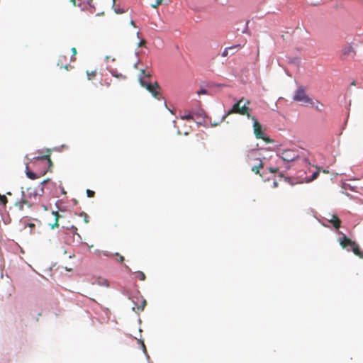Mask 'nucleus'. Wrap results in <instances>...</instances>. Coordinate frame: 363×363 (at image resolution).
Masks as SVG:
<instances>
[{
  "mask_svg": "<svg viewBox=\"0 0 363 363\" xmlns=\"http://www.w3.org/2000/svg\"><path fill=\"white\" fill-rule=\"evenodd\" d=\"M30 163L33 166L43 164L45 167L43 170L37 171L36 172H34L30 169L28 164H26V174L29 179L34 180L45 174V173L47 172V164H50L52 162L50 155H47L43 156H38L33 158V160H31Z\"/></svg>",
  "mask_w": 363,
  "mask_h": 363,
  "instance_id": "1",
  "label": "nucleus"
},
{
  "mask_svg": "<svg viewBox=\"0 0 363 363\" xmlns=\"http://www.w3.org/2000/svg\"><path fill=\"white\" fill-rule=\"evenodd\" d=\"M243 98L240 99L238 102H236L228 112L223 116V120H225V118L233 113H238L240 115L247 116V118H250L252 116L250 113V108L247 106L250 104V101H247V102L241 106L242 102L243 101Z\"/></svg>",
  "mask_w": 363,
  "mask_h": 363,
  "instance_id": "2",
  "label": "nucleus"
},
{
  "mask_svg": "<svg viewBox=\"0 0 363 363\" xmlns=\"http://www.w3.org/2000/svg\"><path fill=\"white\" fill-rule=\"evenodd\" d=\"M140 83L142 86L145 87L150 93H151L153 97L157 100H160L162 99L161 88L157 82L152 84L147 80L143 79L142 76H140Z\"/></svg>",
  "mask_w": 363,
  "mask_h": 363,
  "instance_id": "3",
  "label": "nucleus"
},
{
  "mask_svg": "<svg viewBox=\"0 0 363 363\" xmlns=\"http://www.w3.org/2000/svg\"><path fill=\"white\" fill-rule=\"evenodd\" d=\"M340 245L344 249L347 248L348 246L351 247L353 253L358 256L360 258H363V252H362L359 247V245L351 239L347 238L345 235H343L339 239Z\"/></svg>",
  "mask_w": 363,
  "mask_h": 363,
  "instance_id": "4",
  "label": "nucleus"
},
{
  "mask_svg": "<svg viewBox=\"0 0 363 363\" xmlns=\"http://www.w3.org/2000/svg\"><path fill=\"white\" fill-rule=\"evenodd\" d=\"M251 118L253 121V128H254V134L257 139H262L267 143H272V140L269 139L267 136H266L265 133L262 130V128L261 124L257 120L255 116H251Z\"/></svg>",
  "mask_w": 363,
  "mask_h": 363,
  "instance_id": "5",
  "label": "nucleus"
},
{
  "mask_svg": "<svg viewBox=\"0 0 363 363\" xmlns=\"http://www.w3.org/2000/svg\"><path fill=\"white\" fill-rule=\"evenodd\" d=\"M293 99L295 101L302 102L304 104L312 102V99L306 94V89L303 86H298L294 94Z\"/></svg>",
  "mask_w": 363,
  "mask_h": 363,
  "instance_id": "6",
  "label": "nucleus"
},
{
  "mask_svg": "<svg viewBox=\"0 0 363 363\" xmlns=\"http://www.w3.org/2000/svg\"><path fill=\"white\" fill-rule=\"evenodd\" d=\"M259 152L256 150H252L249 152L247 155V161L248 162H251L253 160L258 161L257 164L254 165L252 167V171L255 172V174H259V169L263 167V162L258 157Z\"/></svg>",
  "mask_w": 363,
  "mask_h": 363,
  "instance_id": "7",
  "label": "nucleus"
},
{
  "mask_svg": "<svg viewBox=\"0 0 363 363\" xmlns=\"http://www.w3.org/2000/svg\"><path fill=\"white\" fill-rule=\"evenodd\" d=\"M355 55L356 51L351 43H347L342 47L340 55L342 60H345L349 57L354 58Z\"/></svg>",
  "mask_w": 363,
  "mask_h": 363,
  "instance_id": "8",
  "label": "nucleus"
},
{
  "mask_svg": "<svg viewBox=\"0 0 363 363\" xmlns=\"http://www.w3.org/2000/svg\"><path fill=\"white\" fill-rule=\"evenodd\" d=\"M280 157L286 162H292L296 160H299L298 154L295 150H285L281 153Z\"/></svg>",
  "mask_w": 363,
  "mask_h": 363,
  "instance_id": "9",
  "label": "nucleus"
},
{
  "mask_svg": "<svg viewBox=\"0 0 363 363\" xmlns=\"http://www.w3.org/2000/svg\"><path fill=\"white\" fill-rule=\"evenodd\" d=\"M23 192L30 201H34V204L37 203L41 197L39 191L34 187H28L26 190H23Z\"/></svg>",
  "mask_w": 363,
  "mask_h": 363,
  "instance_id": "10",
  "label": "nucleus"
},
{
  "mask_svg": "<svg viewBox=\"0 0 363 363\" xmlns=\"http://www.w3.org/2000/svg\"><path fill=\"white\" fill-rule=\"evenodd\" d=\"M328 216H329V218H326L328 222L331 223L335 229H339L341 226L342 221L338 218V216L335 214L334 215L328 214Z\"/></svg>",
  "mask_w": 363,
  "mask_h": 363,
  "instance_id": "11",
  "label": "nucleus"
},
{
  "mask_svg": "<svg viewBox=\"0 0 363 363\" xmlns=\"http://www.w3.org/2000/svg\"><path fill=\"white\" fill-rule=\"evenodd\" d=\"M16 208H17L19 211H23L25 208H30L32 206L30 203H28L27 201L23 199L22 197L16 201L14 203Z\"/></svg>",
  "mask_w": 363,
  "mask_h": 363,
  "instance_id": "12",
  "label": "nucleus"
},
{
  "mask_svg": "<svg viewBox=\"0 0 363 363\" xmlns=\"http://www.w3.org/2000/svg\"><path fill=\"white\" fill-rule=\"evenodd\" d=\"M67 57L65 55H61L59 56L58 60H57V66H59L60 68H64L66 70H69V67H72L69 65L67 63Z\"/></svg>",
  "mask_w": 363,
  "mask_h": 363,
  "instance_id": "13",
  "label": "nucleus"
},
{
  "mask_svg": "<svg viewBox=\"0 0 363 363\" xmlns=\"http://www.w3.org/2000/svg\"><path fill=\"white\" fill-rule=\"evenodd\" d=\"M308 104L318 111L321 112L323 110L324 105L318 100L315 101L312 100V102Z\"/></svg>",
  "mask_w": 363,
  "mask_h": 363,
  "instance_id": "14",
  "label": "nucleus"
},
{
  "mask_svg": "<svg viewBox=\"0 0 363 363\" xmlns=\"http://www.w3.org/2000/svg\"><path fill=\"white\" fill-rule=\"evenodd\" d=\"M241 48V45H233V46H230V47H228V48H225V50H223V52H222V56L223 57H227L228 55V51L229 50H238Z\"/></svg>",
  "mask_w": 363,
  "mask_h": 363,
  "instance_id": "15",
  "label": "nucleus"
},
{
  "mask_svg": "<svg viewBox=\"0 0 363 363\" xmlns=\"http://www.w3.org/2000/svg\"><path fill=\"white\" fill-rule=\"evenodd\" d=\"M52 214H53V215H54V216H55V223H54L53 224H52V225H51V228H52V229H54L55 228H57V227H58V226H59L58 220H59V218H60V214H59V213H58V212H57V211H53V212H52Z\"/></svg>",
  "mask_w": 363,
  "mask_h": 363,
  "instance_id": "16",
  "label": "nucleus"
},
{
  "mask_svg": "<svg viewBox=\"0 0 363 363\" xmlns=\"http://www.w3.org/2000/svg\"><path fill=\"white\" fill-rule=\"evenodd\" d=\"M142 76L143 79L145 80V78L150 79L152 76L151 73L150 72H147L145 69H140V74L139 75V77Z\"/></svg>",
  "mask_w": 363,
  "mask_h": 363,
  "instance_id": "17",
  "label": "nucleus"
},
{
  "mask_svg": "<svg viewBox=\"0 0 363 363\" xmlns=\"http://www.w3.org/2000/svg\"><path fill=\"white\" fill-rule=\"evenodd\" d=\"M135 278L140 280V281H145V274L141 271H137L134 273Z\"/></svg>",
  "mask_w": 363,
  "mask_h": 363,
  "instance_id": "18",
  "label": "nucleus"
},
{
  "mask_svg": "<svg viewBox=\"0 0 363 363\" xmlns=\"http://www.w3.org/2000/svg\"><path fill=\"white\" fill-rule=\"evenodd\" d=\"M111 74H112L113 77H116V78H118V79H123V80L126 79V77H125V75H123V74H118V73H116V70H113V71H111Z\"/></svg>",
  "mask_w": 363,
  "mask_h": 363,
  "instance_id": "19",
  "label": "nucleus"
},
{
  "mask_svg": "<svg viewBox=\"0 0 363 363\" xmlns=\"http://www.w3.org/2000/svg\"><path fill=\"white\" fill-rule=\"evenodd\" d=\"M180 118L182 120H187V121H189V120L194 121V120L193 114H191L190 113L188 114L180 116Z\"/></svg>",
  "mask_w": 363,
  "mask_h": 363,
  "instance_id": "20",
  "label": "nucleus"
},
{
  "mask_svg": "<svg viewBox=\"0 0 363 363\" xmlns=\"http://www.w3.org/2000/svg\"><path fill=\"white\" fill-rule=\"evenodd\" d=\"M21 197L25 199L28 203H30L32 206H34V201H30L28 197L24 194L23 190L21 191Z\"/></svg>",
  "mask_w": 363,
  "mask_h": 363,
  "instance_id": "21",
  "label": "nucleus"
},
{
  "mask_svg": "<svg viewBox=\"0 0 363 363\" xmlns=\"http://www.w3.org/2000/svg\"><path fill=\"white\" fill-rule=\"evenodd\" d=\"M7 202H8V200H7L6 196L4 195L0 194V203L2 204L4 206H5L6 204L7 203Z\"/></svg>",
  "mask_w": 363,
  "mask_h": 363,
  "instance_id": "22",
  "label": "nucleus"
},
{
  "mask_svg": "<svg viewBox=\"0 0 363 363\" xmlns=\"http://www.w3.org/2000/svg\"><path fill=\"white\" fill-rule=\"evenodd\" d=\"M79 216L82 217L83 218V220H84V222L85 224H87L89 223V216L88 215L84 213V212H82L79 214Z\"/></svg>",
  "mask_w": 363,
  "mask_h": 363,
  "instance_id": "23",
  "label": "nucleus"
},
{
  "mask_svg": "<svg viewBox=\"0 0 363 363\" xmlns=\"http://www.w3.org/2000/svg\"><path fill=\"white\" fill-rule=\"evenodd\" d=\"M71 50H72V55L70 57V61H75V60H76L75 55L77 53V49L75 48H72Z\"/></svg>",
  "mask_w": 363,
  "mask_h": 363,
  "instance_id": "24",
  "label": "nucleus"
},
{
  "mask_svg": "<svg viewBox=\"0 0 363 363\" xmlns=\"http://www.w3.org/2000/svg\"><path fill=\"white\" fill-rule=\"evenodd\" d=\"M87 76H88V79L89 80L93 79L96 76V71H93L90 73L89 72H87Z\"/></svg>",
  "mask_w": 363,
  "mask_h": 363,
  "instance_id": "25",
  "label": "nucleus"
},
{
  "mask_svg": "<svg viewBox=\"0 0 363 363\" xmlns=\"http://www.w3.org/2000/svg\"><path fill=\"white\" fill-rule=\"evenodd\" d=\"M114 11L117 14H121L125 12V11L123 9L114 7Z\"/></svg>",
  "mask_w": 363,
  "mask_h": 363,
  "instance_id": "26",
  "label": "nucleus"
},
{
  "mask_svg": "<svg viewBox=\"0 0 363 363\" xmlns=\"http://www.w3.org/2000/svg\"><path fill=\"white\" fill-rule=\"evenodd\" d=\"M162 2V0H156L155 4H152L151 6L154 9H157Z\"/></svg>",
  "mask_w": 363,
  "mask_h": 363,
  "instance_id": "27",
  "label": "nucleus"
},
{
  "mask_svg": "<svg viewBox=\"0 0 363 363\" xmlns=\"http://www.w3.org/2000/svg\"><path fill=\"white\" fill-rule=\"evenodd\" d=\"M86 194L88 197H94L95 195V192L92 190L87 189L86 190Z\"/></svg>",
  "mask_w": 363,
  "mask_h": 363,
  "instance_id": "28",
  "label": "nucleus"
},
{
  "mask_svg": "<svg viewBox=\"0 0 363 363\" xmlns=\"http://www.w3.org/2000/svg\"><path fill=\"white\" fill-rule=\"evenodd\" d=\"M318 175H319L318 171L315 172L313 174L312 177L308 181H312V180L315 179L318 177Z\"/></svg>",
  "mask_w": 363,
  "mask_h": 363,
  "instance_id": "29",
  "label": "nucleus"
},
{
  "mask_svg": "<svg viewBox=\"0 0 363 363\" xmlns=\"http://www.w3.org/2000/svg\"><path fill=\"white\" fill-rule=\"evenodd\" d=\"M207 90L205 89H200L199 91H197V94L198 95H201V94H207Z\"/></svg>",
  "mask_w": 363,
  "mask_h": 363,
  "instance_id": "30",
  "label": "nucleus"
},
{
  "mask_svg": "<svg viewBox=\"0 0 363 363\" xmlns=\"http://www.w3.org/2000/svg\"><path fill=\"white\" fill-rule=\"evenodd\" d=\"M33 168L35 170H36L38 168H41L42 169L41 170H43L45 167H44L43 164H41V165H38V166H33Z\"/></svg>",
  "mask_w": 363,
  "mask_h": 363,
  "instance_id": "31",
  "label": "nucleus"
},
{
  "mask_svg": "<svg viewBox=\"0 0 363 363\" xmlns=\"http://www.w3.org/2000/svg\"><path fill=\"white\" fill-rule=\"evenodd\" d=\"M145 43H146V41H145V40H144V39H143V40H142L139 43V44H138V47L145 46Z\"/></svg>",
  "mask_w": 363,
  "mask_h": 363,
  "instance_id": "32",
  "label": "nucleus"
},
{
  "mask_svg": "<svg viewBox=\"0 0 363 363\" xmlns=\"http://www.w3.org/2000/svg\"><path fill=\"white\" fill-rule=\"evenodd\" d=\"M116 255L119 257L120 262H121V263L123 262L124 257L123 256L120 255L118 253H116Z\"/></svg>",
  "mask_w": 363,
  "mask_h": 363,
  "instance_id": "33",
  "label": "nucleus"
},
{
  "mask_svg": "<svg viewBox=\"0 0 363 363\" xmlns=\"http://www.w3.org/2000/svg\"><path fill=\"white\" fill-rule=\"evenodd\" d=\"M269 172H272V173H275V172H278V169L277 168H272V167H270L269 168Z\"/></svg>",
  "mask_w": 363,
  "mask_h": 363,
  "instance_id": "34",
  "label": "nucleus"
},
{
  "mask_svg": "<svg viewBox=\"0 0 363 363\" xmlns=\"http://www.w3.org/2000/svg\"><path fill=\"white\" fill-rule=\"evenodd\" d=\"M141 344H142V349H143V351L145 352H146V347H145V345L143 341H141Z\"/></svg>",
  "mask_w": 363,
  "mask_h": 363,
  "instance_id": "35",
  "label": "nucleus"
},
{
  "mask_svg": "<svg viewBox=\"0 0 363 363\" xmlns=\"http://www.w3.org/2000/svg\"><path fill=\"white\" fill-rule=\"evenodd\" d=\"M28 226L30 228L33 229V228H35V224H34V223H28Z\"/></svg>",
  "mask_w": 363,
  "mask_h": 363,
  "instance_id": "36",
  "label": "nucleus"
},
{
  "mask_svg": "<svg viewBox=\"0 0 363 363\" xmlns=\"http://www.w3.org/2000/svg\"><path fill=\"white\" fill-rule=\"evenodd\" d=\"M130 24H131V26H133V27H135V21H130Z\"/></svg>",
  "mask_w": 363,
  "mask_h": 363,
  "instance_id": "37",
  "label": "nucleus"
},
{
  "mask_svg": "<svg viewBox=\"0 0 363 363\" xmlns=\"http://www.w3.org/2000/svg\"><path fill=\"white\" fill-rule=\"evenodd\" d=\"M301 160H302L303 162H305L306 163H307V160H305V159H302Z\"/></svg>",
  "mask_w": 363,
  "mask_h": 363,
  "instance_id": "38",
  "label": "nucleus"
},
{
  "mask_svg": "<svg viewBox=\"0 0 363 363\" xmlns=\"http://www.w3.org/2000/svg\"><path fill=\"white\" fill-rule=\"evenodd\" d=\"M277 182H274V186H277Z\"/></svg>",
  "mask_w": 363,
  "mask_h": 363,
  "instance_id": "39",
  "label": "nucleus"
},
{
  "mask_svg": "<svg viewBox=\"0 0 363 363\" xmlns=\"http://www.w3.org/2000/svg\"><path fill=\"white\" fill-rule=\"evenodd\" d=\"M352 85H355V82H352Z\"/></svg>",
  "mask_w": 363,
  "mask_h": 363,
  "instance_id": "40",
  "label": "nucleus"
},
{
  "mask_svg": "<svg viewBox=\"0 0 363 363\" xmlns=\"http://www.w3.org/2000/svg\"><path fill=\"white\" fill-rule=\"evenodd\" d=\"M113 6H114L115 3H116V0H113Z\"/></svg>",
  "mask_w": 363,
  "mask_h": 363,
  "instance_id": "41",
  "label": "nucleus"
},
{
  "mask_svg": "<svg viewBox=\"0 0 363 363\" xmlns=\"http://www.w3.org/2000/svg\"><path fill=\"white\" fill-rule=\"evenodd\" d=\"M145 303H146L145 301H143L144 306L145 305Z\"/></svg>",
  "mask_w": 363,
  "mask_h": 363,
  "instance_id": "42",
  "label": "nucleus"
},
{
  "mask_svg": "<svg viewBox=\"0 0 363 363\" xmlns=\"http://www.w3.org/2000/svg\"><path fill=\"white\" fill-rule=\"evenodd\" d=\"M93 0H89V4H90V2L92 1Z\"/></svg>",
  "mask_w": 363,
  "mask_h": 363,
  "instance_id": "43",
  "label": "nucleus"
}]
</instances>
